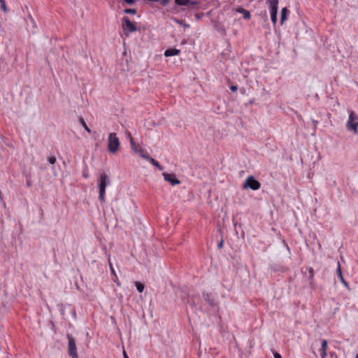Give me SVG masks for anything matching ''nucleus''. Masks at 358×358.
Returning <instances> with one entry per match:
<instances>
[{"instance_id": "obj_1", "label": "nucleus", "mask_w": 358, "mask_h": 358, "mask_svg": "<svg viewBox=\"0 0 358 358\" xmlns=\"http://www.w3.org/2000/svg\"><path fill=\"white\" fill-rule=\"evenodd\" d=\"M110 183L108 176L105 172L101 173L98 180L99 199L101 201H105L106 188Z\"/></svg>"}, {"instance_id": "obj_2", "label": "nucleus", "mask_w": 358, "mask_h": 358, "mask_svg": "<svg viewBox=\"0 0 358 358\" xmlns=\"http://www.w3.org/2000/svg\"><path fill=\"white\" fill-rule=\"evenodd\" d=\"M120 140L115 133H110L108 135V149L110 152L115 153L120 148Z\"/></svg>"}, {"instance_id": "obj_3", "label": "nucleus", "mask_w": 358, "mask_h": 358, "mask_svg": "<svg viewBox=\"0 0 358 358\" xmlns=\"http://www.w3.org/2000/svg\"><path fill=\"white\" fill-rule=\"evenodd\" d=\"M358 117L353 111H351L349 115L348 121L346 123V128L350 131H353L355 134H358Z\"/></svg>"}, {"instance_id": "obj_4", "label": "nucleus", "mask_w": 358, "mask_h": 358, "mask_svg": "<svg viewBox=\"0 0 358 358\" xmlns=\"http://www.w3.org/2000/svg\"><path fill=\"white\" fill-rule=\"evenodd\" d=\"M279 0H266L270 7L271 20L273 24L277 22V14Z\"/></svg>"}, {"instance_id": "obj_5", "label": "nucleus", "mask_w": 358, "mask_h": 358, "mask_svg": "<svg viewBox=\"0 0 358 358\" xmlns=\"http://www.w3.org/2000/svg\"><path fill=\"white\" fill-rule=\"evenodd\" d=\"M67 338L69 355L71 358H78V355L74 338L71 334H67Z\"/></svg>"}, {"instance_id": "obj_6", "label": "nucleus", "mask_w": 358, "mask_h": 358, "mask_svg": "<svg viewBox=\"0 0 358 358\" xmlns=\"http://www.w3.org/2000/svg\"><path fill=\"white\" fill-rule=\"evenodd\" d=\"M260 182L256 180L252 176H248L244 182L243 188L257 190L260 188Z\"/></svg>"}, {"instance_id": "obj_7", "label": "nucleus", "mask_w": 358, "mask_h": 358, "mask_svg": "<svg viewBox=\"0 0 358 358\" xmlns=\"http://www.w3.org/2000/svg\"><path fill=\"white\" fill-rule=\"evenodd\" d=\"M122 28L126 36H128L129 33L137 31L136 26L126 16L122 18Z\"/></svg>"}, {"instance_id": "obj_8", "label": "nucleus", "mask_w": 358, "mask_h": 358, "mask_svg": "<svg viewBox=\"0 0 358 358\" xmlns=\"http://www.w3.org/2000/svg\"><path fill=\"white\" fill-rule=\"evenodd\" d=\"M175 3L178 6H185L189 8L194 9L199 6V3L192 0H175Z\"/></svg>"}, {"instance_id": "obj_9", "label": "nucleus", "mask_w": 358, "mask_h": 358, "mask_svg": "<svg viewBox=\"0 0 358 358\" xmlns=\"http://www.w3.org/2000/svg\"><path fill=\"white\" fill-rule=\"evenodd\" d=\"M164 178L166 181L169 182L171 185H176L180 184V181L176 178L173 173H163Z\"/></svg>"}, {"instance_id": "obj_10", "label": "nucleus", "mask_w": 358, "mask_h": 358, "mask_svg": "<svg viewBox=\"0 0 358 358\" xmlns=\"http://www.w3.org/2000/svg\"><path fill=\"white\" fill-rule=\"evenodd\" d=\"M203 299L211 306L215 307L217 305L215 298L210 293H202Z\"/></svg>"}, {"instance_id": "obj_11", "label": "nucleus", "mask_w": 358, "mask_h": 358, "mask_svg": "<svg viewBox=\"0 0 358 358\" xmlns=\"http://www.w3.org/2000/svg\"><path fill=\"white\" fill-rule=\"evenodd\" d=\"M336 273H337V275L339 278V280H341V282H342V284L348 289H350V285L348 284V282L344 279L343 276V274H342V271H341V264L339 262H337V271H336Z\"/></svg>"}, {"instance_id": "obj_12", "label": "nucleus", "mask_w": 358, "mask_h": 358, "mask_svg": "<svg viewBox=\"0 0 358 358\" xmlns=\"http://www.w3.org/2000/svg\"><path fill=\"white\" fill-rule=\"evenodd\" d=\"M180 52V50L176 48H168L164 52V56L165 57H171L179 55Z\"/></svg>"}, {"instance_id": "obj_13", "label": "nucleus", "mask_w": 358, "mask_h": 358, "mask_svg": "<svg viewBox=\"0 0 358 358\" xmlns=\"http://www.w3.org/2000/svg\"><path fill=\"white\" fill-rule=\"evenodd\" d=\"M236 10L237 13L243 14V17L245 20L250 19L251 15H250V13L248 10H246L242 7H238L236 8Z\"/></svg>"}, {"instance_id": "obj_14", "label": "nucleus", "mask_w": 358, "mask_h": 358, "mask_svg": "<svg viewBox=\"0 0 358 358\" xmlns=\"http://www.w3.org/2000/svg\"><path fill=\"white\" fill-rule=\"evenodd\" d=\"M289 13V10L286 7L282 8L281 13H280L281 24H283V22L287 20V15H288Z\"/></svg>"}, {"instance_id": "obj_15", "label": "nucleus", "mask_w": 358, "mask_h": 358, "mask_svg": "<svg viewBox=\"0 0 358 358\" xmlns=\"http://www.w3.org/2000/svg\"><path fill=\"white\" fill-rule=\"evenodd\" d=\"M138 152L140 154L141 157H143V159H145L146 160L148 161H150L151 159L152 158L148 152H145L142 149H139V150L138 151Z\"/></svg>"}, {"instance_id": "obj_16", "label": "nucleus", "mask_w": 358, "mask_h": 358, "mask_svg": "<svg viewBox=\"0 0 358 358\" xmlns=\"http://www.w3.org/2000/svg\"><path fill=\"white\" fill-rule=\"evenodd\" d=\"M110 270H111V273L112 275H113V280L116 282L117 285V286H120V281L118 280V278H117V276L116 275V273L112 266V264L110 263Z\"/></svg>"}, {"instance_id": "obj_17", "label": "nucleus", "mask_w": 358, "mask_h": 358, "mask_svg": "<svg viewBox=\"0 0 358 358\" xmlns=\"http://www.w3.org/2000/svg\"><path fill=\"white\" fill-rule=\"evenodd\" d=\"M306 270L308 271V274H309V280H310V284L312 283L313 280V278H314V269L312 268V267H308L306 268Z\"/></svg>"}, {"instance_id": "obj_18", "label": "nucleus", "mask_w": 358, "mask_h": 358, "mask_svg": "<svg viewBox=\"0 0 358 358\" xmlns=\"http://www.w3.org/2000/svg\"><path fill=\"white\" fill-rule=\"evenodd\" d=\"M135 285L138 292H139L140 293L143 292L145 288L144 284L141 282L136 281L135 282Z\"/></svg>"}, {"instance_id": "obj_19", "label": "nucleus", "mask_w": 358, "mask_h": 358, "mask_svg": "<svg viewBox=\"0 0 358 358\" xmlns=\"http://www.w3.org/2000/svg\"><path fill=\"white\" fill-rule=\"evenodd\" d=\"M79 122L81 124V125L84 127V129H85V131H87L88 133H91L92 131L91 129L89 128V127L87 125L86 122H85L84 119L80 117L79 119Z\"/></svg>"}, {"instance_id": "obj_20", "label": "nucleus", "mask_w": 358, "mask_h": 358, "mask_svg": "<svg viewBox=\"0 0 358 358\" xmlns=\"http://www.w3.org/2000/svg\"><path fill=\"white\" fill-rule=\"evenodd\" d=\"M150 162L153 165L155 166V167H157L159 170L162 171L164 169L163 166H162L159 163L155 160V159L152 158L151 160L150 161Z\"/></svg>"}, {"instance_id": "obj_21", "label": "nucleus", "mask_w": 358, "mask_h": 358, "mask_svg": "<svg viewBox=\"0 0 358 358\" xmlns=\"http://www.w3.org/2000/svg\"><path fill=\"white\" fill-rule=\"evenodd\" d=\"M0 6H1V8L4 12H7L8 9H7V7H6V1L5 0H0Z\"/></svg>"}, {"instance_id": "obj_22", "label": "nucleus", "mask_w": 358, "mask_h": 358, "mask_svg": "<svg viewBox=\"0 0 358 358\" xmlns=\"http://www.w3.org/2000/svg\"><path fill=\"white\" fill-rule=\"evenodd\" d=\"M124 12L127 14L135 15L136 13V10L134 8H126Z\"/></svg>"}, {"instance_id": "obj_23", "label": "nucleus", "mask_w": 358, "mask_h": 358, "mask_svg": "<svg viewBox=\"0 0 358 358\" xmlns=\"http://www.w3.org/2000/svg\"><path fill=\"white\" fill-rule=\"evenodd\" d=\"M327 341L322 340L320 350H327Z\"/></svg>"}, {"instance_id": "obj_24", "label": "nucleus", "mask_w": 358, "mask_h": 358, "mask_svg": "<svg viewBox=\"0 0 358 358\" xmlns=\"http://www.w3.org/2000/svg\"><path fill=\"white\" fill-rule=\"evenodd\" d=\"M150 1H154V2H160V3L162 5V6H166L169 1V0H150Z\"/></svg>"}, {"instance_id": "obj_25", "label": "nucleus", "mask_w": 358, "mask_h": 358, "mask_svg": "<svg viewBox=\"0 0 358 358\" xmlns=\"http://www.w3.org/2000/svg\"><path fill=\"white\" fill-rule=\"evenodd\" d=\"M48 161L50 164H54L56 162L57 159L55 156H50L48 157Z\"/></svg>"}, {"instance_id": "obj_26", "label": "nucleus", "mask_w": 358, "mask_h": 358, "mask_svg": "<svg viewBox=\"0 0 358 358\" xmlns=\"http://www.w3.org/2000/svg\"><path fill=\"white\" fill-rule=\"evenodd\" d=\"M130 141V143H131V148L132 149L136 151V152H138L139 150H137L136 147V145H135V143H134V138H131V140Z\"/></svg>"}, {"instance_id": "obj_27", "label": "nucleus", "mask_w": 358, "mask_h": 358, "mask_svg": "<svg viewBox=\"0 0 358 358\" xmlns=\"http://www.w3.org/2000/svg\"><path fill=\"white\" fill-rule=\"evenodd\" d=\"M187 302L192 306H196V303H195V300L192 297L190 300L188 299Z\"/></svg>"}, {"instance_id": "obj_28", "label": "nucleus", "mask_w": 358, "mask_h": 358, "mask_svg": "<svg viewBox=\"0 0 358 358\" xmlns=\"http://www.w3.org/2000/svg\"><path fill=\"white\" fill-rule=\"evenodd\" d=\"M327 350H320V355L322 358H326L327 357Z\"/></svg>"}, {"instance_id": "obj_29", "label": "nucleus", "mask_w": 358, "mask_h": 358, "mask_svg": "<svg viewBox=\"0 0 358 358\" xmlns=\"http://www.w3.org/2000/svg\"><path fill=\"white\" fill-rule=\"evenodd\" d=\"M230 90L233 92H235L238 90V86L237 85H231L230 86Z\"/></svg>"}, {"instance_id": "obj_30", "label": "nucleus", "mask_w": 358, "mask_h": 358, "mask_svg": "<svg viewBox=\"0 0 358 358\" xmlns=\"http://www.w3.org/2000/svg\"><path fill=\"white\" fill-rule=\"evenodd\" d=\"M127 3L133 5L135 3V0H124Z\"/></svg>"}, {"instance_id": "obj_31", "label": "nucleus", "mask_w": 358, "mask_h": 358, "mask_svg": "<svg viewBox=\"0 0 358 358\" xmlns=\"http://www.w3.org/2000/svg\"><path fill=\"white\" fill-rule=\"evenodd\" d=\"M329 356L331 358H337V355H336V352H331L329 353Z\"/></svg>"}, {"instance_id": "obj_32", "label": "nucleus", "mask_w": 358, "mask_h": 358, "mask_svg": "<svg viewBox=\"0 0 358 358\" xmlns=\"http://www.w3.org/2000/svg\"><path fill=\"white\" fill-rule=\"evenodd\" d=\"M273 356L274 358H282L281 355L275 351L273 352Z\"/></svg>"}, {"instance_id": "obj_33", "label": "nucleus", "mask_w": 358, "mask_h": 358, "mask_svg": "<svg viewBox=\"0 0 358 358\" xmlns=\"http://www.w3.org/2000/svg\"><path fill=\"white\" fill-rule=\"evenodd\" d=\"M223 243H224L223 240H221V241L218 243V248H219V249L222 248V247H223Z\"/></svg>"}, {"instance_id": "obj_34", "label": "nucleus", "mask_w": 358, "mask_h": 358, "mask_svg": "<svg viewBox=\"0 0 358 358\" xmlns=\"http://www.w3.org/2000/svg\"><path fill=\"white\" fill-rule=\"evenodd\" d=\"M126 134H127V137L129 138V140H131V138H132V136H131V134H130V132L126 131Z\"/></svg>"}, {"instance_id": "obj_35", "label": "nucleus", "mask_w": 358, "mask_h": 358, "mask_svg": "<svg viewBox=\"0 0 358 358\" xmlns=\"http://www.w3.org/2000/svg\"><path fill=\"white\" fill-rule=\"evenodd\" d=\"M27 187H31V181H30V180H27Z\"/></svg>"}, {"instance_id": "obj_36", "label": "nucleus", "mask_w": 358, "mask_h": 358, "mask_svg": "<svg viewBox=\"0 0 358 358\" xmlns=\"http://www.w3.org/2000/svg\"><path fill=\"white\" fill-rule=\"evenodd\" d=\"M123 354H124V358H129V357L127 356L125 351H124Z\"/></svg>"}, {"instance_id": "obj_37", "label": "nucleus", "mask_w": 358, "mask_h": 358, "mask_svg": "<svg viewBox=\"0 0 358 358\" xmlns=\"http://www.w3.org/2000/svg\"><path fill=\"white\" fill-rule=\"evenodd\" d=\"M83 176H84L85 178H87V174H83Z\"/></svg>"}, {"instance_id": "obj_38", "label": "nucleus", "mask_w": 358, "mask_h": 358, "mask_svg": "<svg viewBox=\"0 0 358 358\" xmlns=\"http://www.w3.org/2000/svg\"><path fill=\"white\" fill-rule=\"evenodd\" d=\"M356 358H358V355H356Z\"/></svg>"}]
</instances>
